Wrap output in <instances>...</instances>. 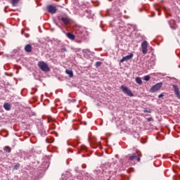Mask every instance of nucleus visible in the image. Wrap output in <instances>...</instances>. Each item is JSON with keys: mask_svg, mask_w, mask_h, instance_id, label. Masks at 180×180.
Wrapping results in <instances>:
<instances>
[{"mask_svg": "<svg viewBox=\"0 0 180 180\" xmlns=\"http://www.w3.org/2000/svg\"><path fill=\"white\" fill-rule=\"evenodd\" d=\"M38 67L44 72H49L50 71V68L49 67V65H47V63H46V62L44 61H39L38 63Z\"/></svg>", "mask_w": 180, "mask_h": 180, "instance_id": "obj_1", "label": "nucleus"}, {"mask_svg": "<svg viewBox=\"0 0 180 180\" xmlns=\"http://www.w3.org/2000/svg\"><path fill=\"white\" fill-rule=\"evenodd\" d=\"M120 89H121V91H122V92L124 94H126V95H127L128 96H131V97L134 96V94H133V92H131V90H130V89H129V87H127L124 85H122L120 86Z\"/></svg>", "mask_w": 180, "mask_h": 180, "instance_id": "obj_2", "label": "nucleus"}, {"mask_svg": "<svg viewBox=\"0 0 180 180\" xmlns=\"http://www.w3.org/2000/svg\"><path fill=\"white\" fill-rule=\"evenodd\" d=\"M162 86V82L158 83L150 88V92H151L152 94H154V92H157L158 91H160Z\"/></svg>", "mask_w": 180, "mask_h": 180, "instance_id": "obj_3", "label": "nucleus"}, {"mask_svg": "<svg viewBox=\"0 0 180 180\" xmlns=\"http://www.w3.org/2000/svg\"><path fill=\"white\" fill-rule=\"evenodd\" d=\"M47 11L49 13H51V15H54L56 12H57V7L53 5H49L46 7Z\"/></svg>", "mask_w": 180, "mask_h": 180, "instance_id": "obj_4", "label": "nucleus"}, {"mask_svg": "<svg viewBox=\"0 0 180 180\" xmlns=\"http://www.w3.org/2000/svg\"><path fill=\"white\" fill-rule=\"evenodd\" d=\"M148 47V42H147V41H143L141 43V49H142L143 54H147Z\"/></svg>", "mask_w": 180, "mask_h": 180, "instance_id": "obj_5", "label": "nucleus"}, {"mask_svg": "<svg viewBox=\"0 0 180 180\" xmlns=\"http://www.w3.org/2000/svg\"><path fill=\"white\" fill-rule=\"evenodd\" d=\"M172 86L174 88V94H175L176 98L180 100L179 87L178 86V85H176V84H173Z\"/></svg>", "mask_w": 180, "mask_h": 180, "instance_id": "obj_6", "label": "nucleus"}, {"mask_svg": "<svg viewBox=\"0 0 180 180\" xmlns=\"http://www.w3.org/2000/svg\"><path fill=\"white\" fill-rule=\"evenodd\" d=\"M134 55L133 53H130L129 55L123 57L121 60H120V63H124V61H129V60H131V58H133V56Z\"/></svg>", "mask_w": 180, "mask_h": 180, "instance_id": "obj_7", "label": "nucleus"}, {"mask_svg": "<svg viewBox=\"0 0 180 180\" xmlns=\"http://www.w3.org/2000/svg\"><path fill=\"white\" fill-rule=\"evenodd\" d=\"M24 49H25V51H26V53H32V45L29 44L25 45Z\"/></svg>", "mask_w": 180, "mask_h": 180, "instance_id": "obj_8", "label": "nucleus"}, {"mask_svg": "<svg viewBox=\"0 0 180 180\" xmlns=\"http://www.w3.org/2000/svg\"><path fill=\"white\" fill-rule=\"evenodd\" d=\"M60 20L65 25H68L70 24V22H71V20H70L68 18H61Z\"/></svg>", "mask_w": 180, "mask_h": 180, "instance_id": "obj_9", "label": "nucleus"}, {"mask_svg": "<svg viewBox=\"0 0 180 180\" xmlns=\"http://www.w3.org/2000/svg\"><path fill=\"white\" fill-rule=\"evenodd\" d=\"M66 36H67L68 39H70V40H75V35H74L71 32H68L66 34Z\"/></svg>", "mask_w": 180, "mask_h": 180, "instance_id": "obj_10", "label": "nucleus"}, {"mask_svg": "<svg viewBox=\"0 0 180 180\" xmlns=\"http://www.w3.org/2000/svg\"><path fill=\"white\" fill-rule=\"evenodd\" d=\"M65 72H66V74H68V75H69V77L70 78H72L74 77V72H72V70H70L67 69L65 70Z\"/></svg>", "mask_w": 180, "mask_h": 180, "instance_id": "obj_11", "label": "nucleus"}, {"mask_svg": "<svg viewBox=\"0 0 180 180\" xmlns=\"http://www.w3.org/2000/svg\"><path fill=\"white\" fill-rule=\"evenodd\" d=\"M137 154V153H132V155L129 156V161H134V160H136Z\"/></svg>", "mask_w": 180, "mask_h": 180, "instance_id": "obj_12", "label": "nucleus"}, {"mask_svg": "<svg viewBox=\"0 0 180 180\" xmlns=\"http://www.w3.org/2000/svg\"><path fill=\"white\" fill-rule=\"evenodd\" d=\"M20 0H11V4L13 5V6H18V4H19V1Z\"/></svg>", "mask_w": 180, "mask_h": 180, "instance_id": "obj_13", "label": "nucleus"}, {"mask_svg": "<svg viewBox=\"0 0 180 180\" xmlns=\"http://www.w3.org/2000/svg\"><path fill=\"white\" fill-rule=\"evenodd\" d=\"M4 108L6 110H11V105L8 103L4 104Z\"/></svg>", "mask_w": 180, "mask_h": 180, "instance_id": "obj_14", "label": "nucleus"}, {"mask_svg": "<svg viewBox=\"0 0 180 180\" xmlns=\"http://www.w3.org/2000/svg\"><path fill=\"white\" fill-rule=\"evenodd\" d=\"M136 84H139V85H141V84H143V81L141 80V77H136Z\"/></svg>", "mask_w": 180, "mask_h": 180, "instance_id": "obj_15", "label": "nucleus"}, {"mask_svg": "<svg viewBox=\"0 0 180 180\" xmlns=\"http://www.w3.org/2000/svg\"><path fill=\"white\" fill-rule=\"evenodd\" d=\"M20 168V164L17 163L15 165L13 166V169L16 170L19 169Z\"/></svg>", "mask_w": 180, "mask_h": 180, "instance_id": "obj_16", "label": "nucleus"}, {"mask_svg": "<svg viewBox=\"0 0 180 180\" xmlns=\"http://www.w3.org/2000/svg\"><path fill=\"white\" fill-rule=\"evenodd\" d=\"M4 150L6 153H11V148L9 146L4 147Z\"/></svg>", "mask_w": 180, "mask_h": 180, "instance_id": "obj_17", "label": "nucleus"}, {"mask_svg": "<svg viewBox=\"0 0 180 180\" xmlns=\"http://www.w3.org/2000/svg\"><path fill=\"white\" fill-rule=\"evenodd\" d=\"M136 158V160L138 161V162H140L141 158V155H139V153H137V157Z\"/></svg>", "mask_w": 180, "mask_h": 180, "instance_id": "obj_18", "label": "nucleus"}, {"mask_svg": "<svg viewBox=\"0 0 180 180\" xmlns=\"http://www.w3.org/2000/svg\"><path fill=\"white\" fill-rule=\"evenodd\" d=\"M91 144L94 145V146H93L94 148H96V146H99V143H95L94 141H91Z\"/></svg>", "mask_w": 180, "mask_h": 180, "instance_id": "obj_19", "label": "nucleus"}, {"mask_svg": "<svg viewBox=\"0 0 180 180\" xmlns=\"http://www.w3.org/2000/svg\"><path fill=\"white\" fill-rule=\"evenodd\" d=\"M95 65L96 67H101V65H102V62H96Z\"/></svg>", "mask_w": 180, "mask_h": 180, "instance_id": "obj_20", "label": "nucleus"}, {"mask_svg": "<svg viewBox=\"0 0 180 180\" xmlns=\"http://www.w3.org/2000/svg\"><path fill=\"white\" fill-rule=\"evenodd\" d=\"M150 75H146L144 77V80L145 81H150Z\"/></svg>", "mask_w": 180, "mask_h": 180, "instance_id": "obj_21", "label": "nucleus"}, {"mask_svg": "<svg viewBox=\"0 0 180 180\" xmlns=\"http://www.w3.org/2000/svg\"><path fill=\"white\" fill-rule=\"evenodd\" d=\"M61 53H65L67 51V48L63 47L60 49Z\"/></svg>", "mask_w": 180, "mask_h": 180, "instance_id": "obj_22", "label": "nucleus"}, {"mask_svg": "<svg viewBox=\"0 0 180 180\" xmlns=\"http://www.w3.org/2000/svg\"><path fill=\"white\" fill-rule=\"evenodd\" d=\"M148 122H153V117L147 118Z\"/></svg>", "mask_w": 180, "mask_h": 180, "instance_id": "obj_23", "label": "nucleus"}, {"mask_svg": "<svg viewBox=\"0 0 180 180\" xmlns=\"http://www.w3.org/2000/svg\"><path fill=\"white\" fill-rule=\"evenodd\" d=\"M162 96H164V94H160L158 96V98H162Z\"/></svg>", "mask_w": 180, "mask_h": 180, "instance_id": "obj_24", "label": "nucleus"}, {"mask_svg": "<svg viewBox=\"0 0 180 180\" xmlns=\"http://www.w3.org/2000/svg\"><path fill=\"white\" fill-rule=\"evenodd\" d=\"M77 146H78V142H76V143L73 144V147H77Z\"/></svg>", "mask_w": 180, "mask_h": 180, "instance_id": "obj_25", "label": "nucleus"}, {"mask_svg": "<svg viewBox=\"0 0 180 180\" xmlns=\"http://www.w3.org/2000/svg\"><path fill=\"white\" fill-rule=\"evenodd\" d=\"M82 150H85V146H83V147L82 148Z\"/></svg>", "mask_w": 180, "mask_h": 180, "instance_id": "obj_26", "label": "nucleus"}, {"mask_svg": "<svg viewBox=\"0 0 180 180\" xmlns=\"http://www.w3.org/2000/svg\"><path fill=\"white\" fill-rule=\"evenodd\" d=\"M115 120H117V121L119 120V118L116 117V118H115Z\"/></svg>", "mask_w": 180, "mask_h": 180, "instance_id": "obj_27", "label": "nucleus"}, {"mask_svg": "<svg viewBox=\"0 0 180 180\" xmlns=\"http://www.w3.org/2000/svg\"><path fill=\"white\" fill-rule=\"evenodd\" d=\"M36 115V114H33V116H35Z\"/></svg>", "mask_w": 180, "mask_h": 180, "instance_id": "obj_28", "label": "nucleus"}, {"mask_svg": "<svg viewBox=\"0 0 180 180\" xmlns=\"http://www.w3.org/2000/svg\"><path fill=\"white\" fill-rule=\"evenodd\" d=\"M114 117H115V119L116 118V117H115V115H114Z\"/></svg>", "mask_w": 180, "mask_h": 180, "instance_id": "obj_29", "label": "nucleus"}, {"mask_svg": "<svg viewBox=\"0 0 180 180\" xmlns=\"http://www.w3.org/2000/svg\"><path fill=\"white\" fill-rule=\"evenodd\" d=\"M114 117H115V119L116 118V117H115V115H114Z\"/></svg>", "mask_w": 180, "mask_h": 180, "instance_id": "obj_30", "label": "nucleus"}]
</instances>
